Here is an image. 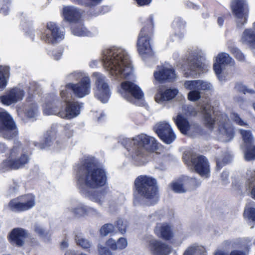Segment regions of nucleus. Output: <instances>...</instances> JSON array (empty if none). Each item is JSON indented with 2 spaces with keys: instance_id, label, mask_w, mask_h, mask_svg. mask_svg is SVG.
Wrapping results in <instances>:
<instances>
[{
  "instance_id": "f03ea898",
  "label": "nucleus",
  "mask_w": 255,
  "mask_h": 255,
  "mask_svg": "<svg viewBox=\"0 0 255 255\" xmlns=\"http://www.w3.org/2000/svg\"><path fill=\"white\" fill-rule=\"evenodd\" d=\"M103 61L105 69L118 80L128 78L132 74L128 55L122 48L105 50L103 52Z\"/></svg>"
},
{
  "instance_id": "c9c22d12",
  "label": "nucleus",
  "mask_w": 255,
  "mask_h": 255,
  "mask_svg": "<svg viewBox=\"0 0 255 255\" xmlns=\"http://www.w3.org/2000/svg\"><path fill=\"white\" fill-rule=\"evenodd\" d=\"M172 128L171 126L166 122H160L157 123L154 127V130L158 136L169 131Z\"/></svg>"
},
{
  "instance_id": "5701e85b",
  "label": "nucleus",
  "mask_w": 255,
  "mask_h": 255,
  "mask_svg": "<svg viewBox=\"0 0 255 255\" xmlns=\"http://www.w3.org/2000/svg\"><path fill=\"white\" fill-rule=\"evenodd\" d=\"M16 111L19 116L22 117L23 114L28 118H34L38 113V108L36 103H27L26 105H18Z\"/></svg>"
},
{
  "instance_id": "bb28decb",
  "label": "nucleus",
  "mask_w": 255,
  "mask_h": 255,
  "mask_svg": "<svg viewBox=\"0 0 255 255\" xmlns=\"http://www.w3.org/2000/svg\"><path fill=\"white\" fill-rule=\"evenodd\" d=\"M240 41L251 48L255 49V29L253 28L244 30L241 35Z\"/></svg>"
},
{
  "instance_id": "774afa93",
  "label": "nucleus",
  "mask_w": 255,
  "mask_h": 255,
  "mask_svg": "<svg viewBox=\"0 0 255 255\" xmlns=\"http://www.w3.org/2000/svg\"><path fill=\"white\" fill-rule=\"evenodd\" d=\"M251 195L252 197L255 199V185L253 186L251 190Z\"/></svg>"
},
{
  "instance_id": "4468645a",
  "label": "nucleus",
  "mask_w": 255,
  "mask_h": 255,
  "mask_svg": "<svg viewBox=\"0 0 255 255\" xmlns=\"http://www.w3.org/2000/svg\"><path fill=\"white\" fill-rule=\"evenodd\" d=\"M235 65V60L228 53L222 52L217 56L213 68L219 79L220 81H223L225 80V77L222 75V73L224 67L227 65L234 66Z\"/></svg>"
},
{
  "instance_id": "72a5a7b5",
  "label": "nucleus",
  "mask_w": 255,
  "mask_h": 255,
  "mask_svg": "<svg viewBox=\"0 0 255 255\" xmlns=\"http://www.w3.org/2000/svg\"><path fill=\"white\" fill-rule=\"evenodd\" d=\"M61 109V105L58 107L54 101L47 102L43 106V112L46 115H55L58 116V113Z\"/></svg>"
},
{
  "instance_id": "9d476101",
  "label": "nucleus",
  "mask_w": 255,
  "mask_h": 255,
  "mask_svg": "<svg viewBox=\"0 0 255 255\" xmlns=\"http://www.w3.org/2000/svg\"><path fill=\"white\" fill-rule=\"evenodd\" d=\"M230 6L237 27H242L247 23L249 13L247 0H232Z\"/></svg>"
},
{
  "instance_id": "e433bc0d",
  "label": "nucleus",
  "mask_w": 255,
  "mask_h": 255,
  "mask_svg": "<svg viewBox=\"0 0 255 255\" xmlns=\"http://www.w3.org/2000/svg\"><path fill=\"white\" fill-rule=\"evenodd\" d=\"M184 255H206L205 249L202 246H191L186 250Z\"/></svg>"
},
{
  "instance_id": "6e6d98bb",
  "label": "nucleus",
  "mask_w": 255,
  "mask_h": 255,
  "mask_svg": "<svg viewBox=\"0 0 255 255\" xmlns=\"http://www.w3.org/2000/svg\"><path fill=\"white\" fill-rule=\"evenodd\" d=\"M128 246V242L126 238H121L117 241V250H123Z\"/></svg>"
},
{
  "instance_id": "f8f14e48",
  "label": "nucleus",
  "mask_w": 255,
  "mask_h": 255,
  "mask_svg": "<svg viewBox=\"0 0 255 255\" xmlns=\"http://www.w3.org/2000/svg\"><path fill=\"white\" fill-rule=\"evenodd\" d=\"M93 75L96 78L95 96L101 102L106 103L110 98L111 92L106 77L99 73H94Z\"/></svg>"
},
{
  "instance_id": "f257e3e1",
  "label": "nucleus",
  "mask_w": 255,
  "mask_h": 255,
  "mask_svg": "<svg viewBox=\"0 0 255 255\" xmlns=\"http://www.w3.org/2000/svg\"><path fill=\"white\" fill-rule=\"evenodd\" d=\"M77 179L83 193L87 191L86 188H99L107 182L105 170L98 166L93 157H87L81 161L78 168Z\"/></svg>"
},
{
  "instance_id": "473e14b6",
  "label": "nucleus",
  "mask_w": 255,
  "mask_h": 255,
  "mask_svg": "<svg viewBox=\"0 0 255 255\" xmlns=\"http://www.w3.org/2000/svg\"><path fill=\"white\" fill-rule=\"evenodd\" d=\"M55 137V131L53 130H50L47 131L45 134L44 143L34 142V144L36 147L40 149H44L47 146H50Z\"/></svg>"
},
{
  "instance_id": "423d86ee",
  "label": "nucleus",
  "mask_w": 255,
  "mask_h": 255,
  "mask_svg": "<svg viewBox=\"0 0 255 255\" xmlns=\"http://www.w3.org/2000/svg\"><path fill=\"white\" fill-rule=\"evenodd\" d=\"M69 76L71 79H79V81L77 83H69L67 84V87L70 89L76 97L81 98L90 93L91 81L89 76L84 75L80 72L72 73Z\"/></svg>"
},
{
  "instance_id": "ddd939ff",
  "label": "nucleus",
  "mask_w": 255,
  "mask_h": 255,
  "mask_svg": "<svg viewBox=\"0 0 255 255\" xmlns=\"http://www.w3.org/2000/svg\"><path fill=\"white\" fill-rule=\"evenodd\" d=\"M35 204V197L32 194H27L11 200L8 207L12 211L22 212L31 209Z\"/></svg>"
},
{
  "instance_id": "6ab92c4d",
  "label": "nucleus",
  "mask_w": 255,
  "mask_h": 255,
  "mask_svg": "<svg viewBox=\"0 0 255 255\" xmlns=\"http://www.w3.org/2000/svg\"><path fill=\"white\" fill-rule=\"evenodd\" d=\"M24 94L22 89L15 87L8 90L4 95L0 96V101L3 105L9 106L22 100Z\"/></svg>"
},
{
  "instance_id": "09e8293b",
  "label": "nucleus",
  "mask_w": 255,
  "mask_h": 255,
  "mask_svg": "<svg viewBox=\"0 0 255 255\" xmlns=\"http://www.w3.org/2000/svg\"><path fill=\"white\" fill-rule=\"evenodd\" d=\"M34 231L41 237L43 238L45 241H48L50 239V236L47 232H46L40 226L36 225L34 226Z\"/></svg>"
},
{
  "instance_id": "a878e982",
  "label": "nucleus",
  "mask_w": 255,
  "mask_h": 255,
  "mask_svg": "<svg viewBox=\"0 0 255 255\" xmlns=\"http://www.w3.org/2000/svg\"><path fill=\"white\" fill-rule=\"evenodd\" d=\"M68 209L78 217H85L89 215H96L99 214L97 209L83 205H80L75 208H68Z\"/></svg>"
},
{
  "instance_id": "ea45409f",
  "label": "nucleus",
  "mask_w": 255,
  "mask_h": 255,
  "mask_svg": "<svg viewBox=\"0 0 255 255\" xmlns=\"http://www.w3.org/2000/svg\"><path fill=\"white\" fill-rule=\"evenodd\" d=\"M172 189L177 193L186 192V190L183 187V182L181 181V177L178 180L172 183L171 184Z\"/></svg>"
},
{
  "instance_id": "f3484780",
  "label": "nucleus",
  "mask_w": 255,
  "mask_h": 255,
  "mask_svg": "<svg viewBox=\"0 0 255 255\" xmlns=\"http://www.w3.org/2000/svg\"><path fill=\"white\" fill-rule=\"evenodd\" d=\"M47 30L51 33V36L47 32L43 33L41 35V39L47 43L55 44L58 41L63 39L64 34L60 31L56 24L52 22H49L46 25Z\"/></svg>"
},
{
  "instance_id": "052dcab7",
  "label": "nucleus",
  "mask_w": 255,
  "mask_h": 255,
  "mask_svg": "<svg viewBox=\"0 0 255 255\" xmlns=\"http://www.w3.org/2000/svg\"><path fill=\"white\" fill-rule=\"evenodd\" d=\"M107 245L112 250H117V242L113 239H110L107 241Z\"/></svg>"
},
{
  "instance_id": "2f4dec72",
  "label": "nucleus",
  "mask_w": 255,
  "mask_h": 255,
  "mask_svg": "<svg viewBox=\"0 0 255 255\" xmlns=\"http://www.w3.org/2000/svg\"><path fill=\"white\" fill-rule=\"evenodd\" d=\"M91 201L97 203L100 206H103L106 198V192L105 190H100L90 193L86 191L83 192Z\"/></svg>"
},
{
  "instance_id": "a211bd4d",
  "label": "nucleus",
  "mask_w": 255,
  "mask_h": 255,
  "mask_svg": "<svg viewBox=\"0 0 255 255\" xmlns=\"http://www.w3.org/2000/svg\"><path fill=\"white\" fill-rule=\"evenodd\" d=\"M222 121L218 117L217 121L220 123L219 128L220 138L223 141H230L234 136V129L231 125L228 122V117L226 115H221Z\"/></svg>"
},
{
  "instance_id": "c756f323",
  "label": "nucleus",
  "mask_w": 255,
  "mask_h": 255,
  "mask_svg": "<svg viewBox=\"0 0 255 255\" xmlns=\"http://www.w3.org/2000/svg\"><path fill=\"white\" fill-rule=\"evenodd\" d=\"M27 236V233L25 230L17 229L13 230L10 234V238L13 244L21 246L23 244L24 239Z\"/></svg>"
},
{
  "instance_id": "7c9ffc66",
  "label": "nucleus",
  "mask_w": 255,
  "mask_h": 255,
  "mask_svg": "<svg viewBox=\"0 0 255 255\" xmlns=\"http://www.w3.org/2000/svg\"><path fill=\"white\" fill-rule=\"evenodd\" d=\"M178 93L177 89H169L163 93H159L155 95V100L157 103H162L167 101L173 99Z\"/></svg>"
},
{
  "instance_id": "4c0bfd02",
  "label": "nucleus",
  "mask_w": 255,
  "mask_h": 255,
  "mask_svg": "<svg viewBox=\"0 0 255 255\" xmlns=\"http://www.w3.org/2000/svg\"><path fill=\"white\" fill-rule=\"evenodd\" d=\"M239 132L242 135L245 146L251 145L254 140V137L250 130L240 129Z\"/></svg>"
},
{
  "instance_id": "5fc2aeb1",
  "label": "nucleus",
  "mask_w": 255,
  "mask_h": 255,
  "mask_svg": "<svg viewBox=\"0 0 255 255\" xmlns=\"http://www.w3.org/2000/svg\"><path fill=\"white\" fill-rule=\"evenodd\" d=\"M231 119L237 124L240 126H247L248 124L247 123L244 122L241 118L239 117V115L237 113H233L231 115Z\"/></svg>"
},
{
  "instance_id": "37998d69",
  "label": "nucleus",
  "mask_w": 255,
  "mask_h": 255,
  "mask_svg": "<svg viewBox=\"0 0 255 255\" xmlns=\"http://www.w3.org/2000/svg\"><path fill=\"white\" fill-rule=\"evenodd\" d=\"M244 216L249 220L255 221V208L247 205L244 211Z\"/></svg>"
},
{
  "instance_id": "f704fd0d",
  "label": "nucleus",
  "mask_w": 255,
  "mask_h": 255,
  "mask_svg": "<svg viewBox=\"0 0 255 255\" xmlns=\"http://www.w3.org/2000/svg\"><path fill=\"white\" fill-rule=\"evenodd\" d=\"M8 78L9 68L7 66H0V91L5 88Z\"/></svg>"
},
{
  "instance_id": "6e6552de",
  "label": "nucleus",
  "mask_w": 255,
  "mask_h": 255,
  "mask_svg": "<svg viewBox=\"0 0 255 255\" xmlns=\"http://www.w3.org/2000/svg\"><path fill=\"white\" fill-rule=\"evenodd\" d=\"M149 23L148 27L144 26L141 30L137 42V50L143 58L151 56L153 54L150 43V34L152 32L153 27L151 17L150 18Z\"/></svg>"
},
{
  "instance_id": "aec40b11",
  "label": "nucleus",
  "mask_w": 255,
  "mask_h": 255,
  "mask_svg": "<svg viewBox=\"0 0 255 255\" xmlns=\"http://www.w3.org/2000/svg\"><path fill=\"white\" fill-rule=\"evenodd\" d=\"M191 159L194 169L198 174L205 178L209 176V165L205 157L200 155L192 157Z\"/></svg>"
},
{
  "instance_id": "4d7b16f0",
  "label": "nucleus",
  "mask_w": 255,
  "mask_h": 255,
  "mask_svg": "<svg viewBox=\"0 0 255 255\" xmlns=\"http://www.w3.org/2000/svg\"><path fill=\"white\" fill-rule=\"evenodd\" d=\"M181 181L183 182V187L186 190V192L191 191V187L190 185V180L188 177H181Z\"/></svg>"
},
{
  "instance_id": "de8ad7c7",
  "label": "nucleus",
  "mask_w": 255,
  "mask_h": 255,
  "mask_svg": "<svg viewBox=\"0 0 255 255\" xmlns=\"http://www.w3.org/2000/svg\"><path fill=\"white\" fill-rule=\"evenodd\" d=\"M230 52L234 55L235 57L239 61L243 62L245 60L244 54L238 48L234 47H230Z\"/></svg>"
},
{
  "instance_id": "a19ab883",
  "label": "nucleus",
  "mask_w": 255,
  "mask_h": 255,
  "mask_svg": "<svg viewBox=\"0 0 255 255\" xmlns=\"http://www.w3.org/2000/svg\"><path fill=\"white\" fill-rule=\"evenodd\" d=\"M115 226L121 234H124L127 232V229L128 227V225L126 221H124L123 220L120 219L116 222Z\"/></svg>"
},
{
  "instance_id": "0eeeda50",
  "label": "nucleus",
  "mask_w": 255,
  "mask_h": 255,
  "mask_svg": "<svg viewBox=\"0 0 255 255\" xmlns=\"http://www.w3.org/2000/svg\"><path fill=\"white\" fill-rule=\"evenodd\" d=\"M17 135V128L11 116L0 108V137L10 140Z\"/></svg>"
},
{
  "instance_id": "e2e57ef3",
  "label": "nucleus",
  "mask_w": 255,
  "mask_h": 255,
  "mask_svg": "<svg viewBox=\"0 0 255 255\" xmlns=\"http://www.w3.org/2000/svg\"><path fill=\"white\" fill-rule=\"evenodd\" d=\"M99 255H112L109 250L105 247H99Z\"/></svg>"
},
{
  "instance_id": "2eb2a0df",
  "label": "nucleus",
  "mask_w": 255,
  "mask_h": 255,
  "mask_svg": "<svg viewBox=\"0 0 255 255\" xmlns=\"http://www.w3.org/2000/svg\"><path fill=\"white\" fill-rule=\"evenodd\" d=\"M82 105L77 102H68L61 105V109L58 113V117L70 120L77 117L80 113Z\"/></svg>"
},
{
  "instance_id": "49530a36",
  "label": "nucleus",
  "mask_w": 255,
  "mask_h": 255,
  "mask_svg": "<svg viewBox=\"0 0 255 255\" xmlns=\"http://www.w3.org/2000/svg\"><path fill=\"white\" fill-rule=\"evenodd\" d=\"M231 159V156L228 153H225L224 157H220L217 159V168L221 169L223 165L228 163Z\"/></svg>"
},
{
  "instance_id": "412c9836",
  "label": "nucleus",
  "mask_w": 255,
  "mask_h": 255,
  "mask_svg": "<svg viewBox=\"0 0 255 255\" xmlns=\"http://www.w3.org/2000/svg\"><path fill=\"white\" fill-rule=\"evenodd\" d=\"M150 251L153 255H168L171 248L166 244L156 240H152L149 244Z\"/></svg>"
},
{
  "instance_id": "dca6fc26",
  "label": "nucleus",
  "mask_w": 255,
  "mask_h": 255,
  "mask_svg": "<svg viewBox=\"0 0 255 255\" xmlns=\"http://www.w3.org/2000/svg\"><path fill=\"white\" fill-rule=\"evenodd\" d=\"M154 77L156 80L160 83L172 82L176 79L174 70L170 66H158L154 72Z\"/></svg>"
},
{
  "instance_id": "b1692460",
  "label": "nucleus",
  "mask_w": 255,
  "mask_h": 255,
  "mask_svg": "<svg viewBox=\"0 0 255 255\" xmlns=\"http://www.w3.org/2000/svg\"><path fill=\"white\" fill-rule=\"evenodd\" d=\"M184 86L185 89L190 91L210 90L212 88L211 83L201 80L186 81Z\"/></svg>"
},
{
  "instance_id": "20e7f679",
  "label": "nucleus",
  "mask_w": 255,
  "mask_h": 255,
  "mask_svg": "<svg viewBox=\"0 0 255 255\" xmlns=\"http://www.w3.org/2000/svg\"><path fill=\"white\" fill-rule=\"evenodd\" d=\"M7 158L0 164V170L2 172L17 170L23 167L29 161V156L25 151L23 144L18 140L6 153Z\"/></svg>"
},
{
  "instance_id": "864d4df0",
  "label": "nucleus",
  "mask_w": 255,
  "mask_h": 255,
  "mask_svg": "<svg viewBox=\"0 0 255 255\" xmlns=\"http://www.w3.org/2000/svg\"><path fill=\"white\" fill-rule=\"evenodd\" d=\"M79 3L84 4L85 6H94L99 4L102 0H87L84 1L83 0H75Z\"/></svg>"
},
{
  "instance_id": "9b49d317",
  "label": "nucleus",
  "mask_w": 255,
  "mask_h": 255,
  "mask_svg": "<svg viewBox=\"0 0 255 255\" xmlns=\"http://www.w3.org/2000/svg\"><path fill=\"white\" fill-rule=\"evenodd\" d=\"M118 91L127 101L135 104H136L137 101L141 100L143 96V94L139 87L129 81L122 82Z\"/></svg>"
},
{
  "instance_id": "a18cd8bd",
  "label": "nucleus",
  "mask_w": 255,
  "mask_h": 255,
  "mask_svg": "<svg viewBox=\"0 0 255 255\" xmlns=\"http://www.w3.org/2000/svg\"><path fill=\"white\" fill-rule=\"evenodd\" d=\"M75 240L77 245L84 249H88L91 246V243L86 239L84 238L81 234L76 235Z\"/></svg>"
},
{
  "instance_id": "603ef678",
  "label": "nucleus",
  "mask_w": 255,
  "mask_h": 255,
  "mask_svg": "<svg viewBox=\"0 0 255 255\" xmlns=\"http://www.w3.org/2000/svg\"><path fill=\"white\" fill-rule=\"evenodd\" d=\"M246 176L247 184L250 186L255 180V171L252 170H248Z\"/></svg>"
},
{
  "instance_id": "39448f33",
  "label": "nucleus",
  "mask_w": 255,
  "mask_h": 255,
  "mask_svg": "<svg viewBox=\"0 0 255 255\" xmlns=\"http://www.w3.org/2000/svg\"><path fill=\"white\" fill-rule=\"evenodd\" d=\"M129 147L127 148L131 157L135 160L143 155L145 151L154 152L157 149V143L155 138L141 134L133 138L128 139Z\"/></svg>"
},
{
  "instance_id": "338daca9",
  "label": "nucleus",
  "mask_w": 255,
  "mask_h": 255,
  "mask_svg": "<svg viewBox=\"0 0 255 255\" xmlns=\"http://www.w3.org/2000/svg\"><path fill=\"white\" fill-rule=\"evenodd\" d=\"M8 6L6 5H4L0 8V11L2 14H6L8 12Z\"/></svg>"
},
{
  "instance_id": "0e129e2a",
  "label": "nucleus",
  "mask_w": 255,
  "mask_h": 255,
  "mask_svg": "<svg viewBox=\"0 0 255 255\" xmlns=\"http://www.w3.org/2000/svg\"><path fill=\"white\" fill-rule=\"evenodd\" d=\"M235 88L237 89V90L243 92L244 93H245V92L248 91L245 86L240 83L237 84L236 85Z\"/></svg>"
},
{
  "instance_id": "bf43d9fd",
  "label": "nucleus",
  "mask_w": 255,
  "mask_h": 255,
  "mask_svg": "<svg viewBox=\"0 0 255 255\" xmlns=\"http://www.w3.org/2000/svg\"><path fill=\"white\" fill-rule=\"evenodd\" d=\"M68 90H70V89L67 87V85L65 86L64 89L61 90L60 92L61 97L63 98L64 102L63 103H65L68 102V100H69V95L68 92Z\"/></svg>"
},
{
  "instance_id": "4be33fe9",
  "label": "nucleus",
  "mask_w": 255,
  "mask_h": 255,
  "mask_svg": "<svg viewBox=\"0 0 255 255\" xmlns=\"http://www.w3.org/2000/svg\"><path fill=\"white\" fill-rule=\"evenodd\" d=\"M173 120L180 131L184 134L190 135L192 132L198 130L197 126L190 125L187 119L180 114L174 118Z\"/></svg>"
},
{
  "instance_id": "c03bdc74",
  "label": "nucleus",
  "mask_w": 255,
  "mask_h": 255,
  "mask_svg": "<svg viewBox=\"0 0 255 255\" xmlns=\"http://www.w3.org/2000/svg\"><path fill=\"white\" fill-rule=\"evenodd\" d=\"M246 151L245 152V157L247 160L255 159V146L251 145L246 146Z\"/></svg>"
},
{
  "instance_id": "3c124183",
  "label": "nucleus",
  "mask_w": 255,
  "mask_h": 255,
  "mask_svg": "<svg viewBox=\"0 0 255 255\" xmlns=\"http://www.w3.org/2000/svg\"><path fill=\"white\" fill-rule=\"evenodd\" d=\"M201 97V92L200 91H190L188 94V99L191 101H197Z\"/></svg>"
},
{
  "instance_id": "393cba45",
  "label": "nucleus",
  "mask_w": 255,
  "mask_h": 255,
  "mask_svg": "<svg viewBox=\"0 0 255 255\" xmlns=\"http://www.w3.org/2000/svg\"><path fill=\"white\" fill-rule=\"evenodd\" d=\"M154 231L157 236L165 240H169L173 236L171 227L166 223H157Z\"/></svg>"
},
{
  "instance_id": "79ce46f5",
  "label": "nucleus",
  "mask_w": 255,
  "mask_h": 255,
  "mask_svg": "<svg viewBox=\"0 0 255 255\" xmlns=\"http://www.w3.org/2000/svg\"><path fill=\"white\" fill-rule=\"evenodd\" d=\"M73 33L77 36H88L90 33L82 25H76L73 29Z\"/></svg>"
},
{
  "instance_id": "1a4fd4ad",
  "label": "nucleus",
  "mask_w": 255,
  "mask_h": 255,
  "mask_svg": "<svg viewBox=\"0 0 255 255\" xmlns=\"http://www.w3.org/2000/svg\"><path fill=\"white\" fill-rule=\"evenodd\" d=\"M205 60V54L201 50H195L190 54L188 60L189 61V72H185V77H195L200 73L207 70V66L204 63Z\"/></svg>"
},
{
  "instance_id": "58836bf2",
  "label": "nucleus",
  "mask_w": 255,
  "mask_h": 255,
  "mask_svg": "<svg viewBox=\"0 0 255 255\" xmlns=\"http://www.w3.org/2000/svg\"><path fill=\"white\" fill-rule=\"evenodd\" d=\"M158 136L164 143L168 144L173 142L176 138V135L172 129H170L169 131L158 135Z\"/></svg>"
},
{
  "instance_id": "13d9d810",
  "label": "nucleus",
  "mask_w": 255,
  "mask_h": 255,
  "mask_svg": "<svg viewBox=\"0 0 255 255\" xmlns=\"http://www.w3.org/2000/svg\"><path fill=\"white\" fill-rule=\"evenodd\" d=\"M214 255H245V254L243 252L235 250L232 251L231 253L228 255L222 251L218 250L214 253Z\"/></svg>"
},
{
  "instance_id": "680f3d73",
  "label": "nucleus",
  "mask_w": 255,
  "mask_h": 255,
  "mask_svg": "<svg viewBox=\"0 0 255 255\" xmlns=\"http://www.w3.org/2000/svg\"><path fill=\"white\" fill-rule=\"evenodd\" d=\"M190 185L191 187V190H194L200 184V182L197 181L195 178H189Z\"/></svg>"
},
{
  "instance_id": "c85d7f7f",
  "label": "nucleus",
  "mask_w": 255,
  "mask_h": 255,
  "mask_svg": "<svg viewBox=\"0 0 255 255\" xmlns=\"http://www.w3.org/2000/svg\"><path fill=\"white\" fill-rule=\"evenodd\" d=\"M201 112L203 115L205 124L211 128L215 122L213 108L209 104L205 105L202 108Z\"/></svg>"
},
{
  "instance_id": "7ed1b4c3",
  "label": "nucleus",
  "mask_w": 255,
  "mask_h": 255,
  "mask_svg": "<svg viewBox=\"0 0 255 255\" xmlns=\"http://www.w3.org/2000/svg\"><path fill=\"white\" fill-rule=\"evenodd\" d=\"M155 180L146 176H140L134 181V196L141 204L151 205L158 200Z\"/></svg>"
},
{
  "instance_id": "cd10ccee",
  "label": "nucleus",
  "mask_w": 255,
  "mask_h": 255,
  "mask_svg": "<svg viewBox=\"0 0 255 255\" xmlns=\"http://www.w3.org/2000/svg\"><path fill=\"white\" fill-rule=\"evenodd\" d=\"M63 13L65 20L69 22H75L80 19L81 12L74 6H67L63 8Z\"/></svg>"
},
{
  "instance_id": "69168bd1",
  "label": "nucleus",
  "mask_w": 255,
  "mask_h": 255,
  "mask_svg": "<svg viewBox=\"0 0 255 255\" xmlns=\"http://www.w3.org/2000/svg\"><path fill=\"white\" fill-rule=\"evenodd\" d=\"M7 149L6 145L3 143H0V153H5Z\"/></svg>"
},
{
  "instance_id": "8fccbe9b",
  "label": "nucleus",
  "mask_w": 255,
  "mask_h": 255,
  "mask_svg": "<svg viewBox=\"0 0 255 255\" xmlns=\"http://www.w3.org/2000/svg\"><path fill=\"white\" fill-rule=\"evenodd\" d=\"M114 226L111 224H107L104 225L101 229V234L103 236H106L109 234L111 233L114 231Z\"/></svg>"
}]
</instances>
